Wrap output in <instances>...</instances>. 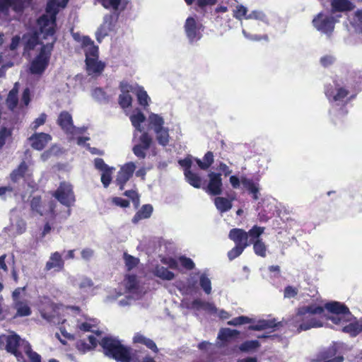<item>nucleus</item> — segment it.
Returning <instances> with one entry per match:
<instances>
[{"label": "nucleus", "mask_w": 362, "mask_h": 362, "mask_svg": "<svg viewBox=\"0 0 362 362\" xmlns=\"http://www.w3.org/2000/svg\"><path fill=\"white\" fill-rule=\"evenodd\" d=\"M352 314L349 308L343 303L333 301L326 303L325 307L317 304L300 307L296 314L288 320V325L300 332L313 327H322L328 320L335 325H340L350 320Z\"/></svg>", "instance_id": "obj_1"}, {"label": "nucleus", "mask_w": 362, "mask_h": 362, "mask_svg": "<svg viewBox=\"0 0 362 362\" xmlns=\"http://www.w3.org/2000/svg\"><path fill=\"white\" fill-rule=\"evenodd\" d=\"M264 227L254 226L248 232L240 228H233L229 233V238L235 243L233 249H245L253 245V249H265L261 236L264 232Z\"/></svg>", "instance_id": "obj_2"}, {"label": "nucleus", "mask_w": 362, "mask_h": 362, "mask_svg": "<svg viewBox=\"0 0 362 362\" xmlns=\"http://www.w3.org/2000/svg\"><path fill=\"white\" fill-rule=\"evenodd\" d=\"M192 162H194L200 170H206L214 163V153L213 151H206L202 160L197 158L192 159L185 158L178 161V164L183 168L186 181L193 187L199 189L202 187V179L197 173L192 171Z\"/></svg>", "instance_id": "obj_3"}, {"label": "nucleus", "mask_w": 362, "mask_h": 362, "mask_svg": "<svg viewBox=\"0 0 362 362\" xmlns=\"http://www.w3.org/2000/svg\"><path fill=\"white\" fill-rule=\"evenodd\" d=\"M105 354L118 362H131V349L124 346L119 340L112 336L105 337L100 341Z\"/></svg>", "instance_id": "obj_4"}, {"label": "nucleus", "mask_w": 362, "mask_h": 362, "mask_svg": "<svg viewBox=\"0 0 362 362\" xmlns=\"http://www.w3.org/2000/svg\"><path fill=\"white\" fill-rule=\"evenodd\" d=\"M27 341L23 339L16 333L11 332L7 334L0 335V349L6 350L8 353L13 354L19 362H25L23 356L22 343Z\"/></svg>", "instance_id": "obj_5"}, {"label": "nucleus", "mask_w": 362, "mask_h": 362, "mask_svg": "<svg viewBox=\"0 0 362 362\" xmlns=\"http://www.w3.org/2000/svg\"><path fill=\"white\" fill-rule=\"evenodd\" d=\"M56 38H54L50 43L43 45L39 54L35 57L30 64V71L33 74H42L46 68L49 66L50 57L52 56V50Z\"/></svg>", "instance_id": "obj_6"}, {"label": "nucleus", "mask_w": 362, "mask_h": 362, "mask_svg": "<svg viewBox=\"0 0 362 362\" xmlns=\"http://www.w3.org/2000/svg\"><path fill=\"white\" fill-rule=\"evenodd\" d=\"M123 284L125 288L124 298L118 301V305L120 306H127L131 304L132 300L140 298L143 294V291L138 284L136 275H127L124 279Z\"/></svg>", "instance_id": "obj_7"}, {"label": "nucleus", "mask_w": 362, "mask_h": 362, "mask_svg": "<svg viewBox=\"0 0 362 362\" xmlns=\"http://www.w3.org/2000/svg\"><path fill=\"white\" fill-rule=\"evenodd\" d=\"M52 196L60 204L68 207L73 206L76 202L72 185L64 181L59 183L58 187L52 193Z\"/></svg>", "instance_id": "obj_8"}, {"label": "nucleus", "mask_w": 362, "mask_h": 362, "mask_svg": "<svg viewBox=\"0 0 362 362\" xmlns=\"http://www.w3.org/2000/svg\"><path fill=\"white\" fill-rule=\"evenodd\" d=\"M204 25L195 17L188 16L184 23V31L189 42L193 43L202 37Z\"/></svg>", "instance_id": "obj_9"}, {"label": "nucleus", "mask_w": 362, "mask_h": 362, "mask_svg": "<svg viewBox=\"0 0 362 362\" xmlns=\"http://www.w3.org/2000/svg\"><path fill=\"white\" fill-rule=\"evenodd\" d=\"M25 290V287L18 288L12 293L13 306L16 310V317H26L32 313L30 301L21 297V293L24 292Z\"/></svg>", "instance_id": "obj_10"}, {"label": "nucleus", "mask_w": 362, "mask_h": 362, "mask_svg": "<svg viewBox=\"0 0 362 362\" xmlns=\"http://www.w3.org/2000/svg\"><path fill=\"white\" fill-rule=\"evenodd\" d=\"M335 22L334 16L322 13H317L312 21L313 25L317 30L328 35L334 31Z\"/></svg>", "instance_id": "obj_11"}, {"label": "nucleus", "mask_w": 362, "mask_h": 362, "mask_svg": "<svg viewBox=\"0 0 362 362\" xmlns=\"http://www.w3.org/2000/svg\"><path fill=\"white\" fill-rule=\"evenodd\" d=\"M325 94L330 103H342L349 95V90L334 81V85L328 84L325 86Z\"/></svg>", "instance_id": "obj_12"}, {"label": "nucleus", "mask_w": 362, "mask_h": 362, "mask_svg": "<svg viewBox=\"0 0 362 362\" xmlns=\"http://www.w3.org/2000/svg\"><path fill=\"white\" fill-rule=\"evenodd\" d=\"M31 3L32 0H0V13L8 14L10 9L16 13H22Z\"/></svg>", "instance_id": "obj_13"}, {"label": "nucleus", "mask_w": 362, "mask_h": 362, "mask_svg": "<svg viewBox=\"0 0 362 362\" xmlns=\"http://www.w3.org/2000/svg\"><path fill=\"white\" fill-rule=\"evenodd\" d=\"M209 182L203 189L209 194L218 196L223 192L222 174L220 173L210 172L208 173Z\"/></svg>", "instance_id": "obj_14"}, {"label": "nucleus", "mask_w": 362, "mask_h": 362, "mask_svg": "<svg viewBox=\"0 0 362 362\" xmlns=\"http://www.w3.org/2000/svg\"><path fill=\"white\" fill-rule=\"evenodd\" d=\"M135 170L136 165L132 162L127 163L119 168L115 180L119 190L124 189V185L133 176Z\"/></svg>", "instance_id": "obj_15"}, {"label": "nucleus", "mask_w": 362, "mask_h": 362, "mask_svg": "<svg viewBox=\"0 0 362 362\" xmlns=\"http://www.w3.org/2000/svg\"><path fill=\"white\" fill-rule=\"evenodd\" d=\"M37 25H40V32L43 34L45 39L48 37L55 38L54 37L56 26L55 16H48L47 14H43L37 19Z\"/></svg>", "instance_id": "obj_16"}, {"label": "nucleus", "mask_w": 362, "mask_h": 362, "mask_svg": "<svg viewBox=\"0 0 362 362\" xmlns=\"http://www.w3.org/2000/svg\"><path fill=\"white\" fill-rule=\"evenodd\" d=\"M30 207L33 212L44 216L48 211L54 214V204L52 201L43 203L40 196H35L30 201Z\"/></svg>", "instance_id": "obj_17"}, {"label": "nucleus", "mask_w": 362, "mask_h": 362, "mask_svg": "<svg viewBox=\"0 0 362 362\" xmlns=\"http://www.w3.org/2000/svg\"><path fill=\"white\" fill-rule=\"evenodd\" d=\"M240 182L243 188L247 192L248 194H251L252 198L254 200H257L259 198L260 187L259 184V180H254L252 178H248L245 175L240 177Z\"/></svg>", "instance_id": "obj_18"}, {"label": "nucleus", "mask_w": 362, "mask_h": 362, "mask_svg": "<svg viewBox=\"0 0 362 362\" xmlns=\"http://www.w3.org/2000/svg\"><path fill=\"white\" fill-rule=\"evenodd\" d=\"M337 346L332 345L327 349L320 352L317 355V362H343L344 357L341 356H337Z\"/></svg>", "instance_id": "obj_19"}, {"label": "nucleus", "mask_w": 362, "mask_h": 362, "mask_svg": "<svg viewBox=\"0 0 362 362\" xmlns=\"http://www.w3.org/2000/svg\"><path fill=\"white\" fill-rule=\"evenodd\" d=\"M29 140L33 148L41 151L52 140V136L45 132L35 133L29 137Z\"/></svg>", "instance_id": "obj_20"}, {"label": "nucleus", "mask_w": 362, "mask_h": 362, "mask_svg": "<svg viewBox=\"0 0 362 362\" xmlns=\"http://www.w3.org/2000/svg\"><path fill=\"white\" fill-rule=\"evenodd\" d=\"M161 262L167 265L169 267L175 269L177 267V263L179 262L184 268L187 269H192L194 267V263L193 261L188 257L185 256L179 257L178 259H175L173 257H163L161 259Z\"/></svg>", "instance_id": "obj_21"}, {"label": "nucleus", "mask_w": 362, "mask_h": 362, "mask_svg": "<svg viewBox=\"0 0 362 362\" xmlns=\"http://www.w3.org/2000/svg\"><path fill=\"white\" fill-rule=\"evenodd\" d=\"M82 48L84 49L86 59L99 57V47L88 36L83 37Z\"/></svg>", "instance_id": "obj_22"}, {"label": "nucleus", "mask_w": 362, "mask_h": 362, "mask_svg": "<svg viewBox=\"0 0 362 362\" xmlns=\"http://www.w3.org/2000/svg\"><path fill=\"white\" fill-rule=\"evenodd\" d=\"M57 124L66 133L71 132L74 128L72 117L66 111H62L59 113L57 119Z\"/></svg>", "instance_id": "obj_23"}, {"label": "nucleus", "mask_w": 362, "mask_h": 362, "mask_svg": "<svg viewBox=\"0 0 362 362\" xmlns=\"http://www.w3.org/2000/svg\"><path fill=\"white\" fill-rule=\"evenodd\" d=\"M86 70L89 74H100L105 68V64L98 58L86 59Z\"/></svg>", "instance_id": "obj_24"}, {"label": "nucleus", "mask_w": 362, "mask_h": 362, "mask_svg": "<svg viewBox=\"0 0 362 362\" xmlns=\"http://www.w3.org/2000/svg\"><path fill=\"white\" fill-rule=\"evenodd\" d=\"M153 211V207L151 204H144L140 209H139L132 219L133 223L136 224L140 220L144 218H149Z\"/></svg>", "instance_id": "obj_25"}, {"label": "nucleus", "mask_w": 362, "mask_h": 362, "mask_svg": "<svg viewBox=\"0 0 362 362\" xmlns=\"http://www.w3.org/2000/svg\"><path fill=\"white\" fill-rule=\"evenodd\" d=\"M18 83L16 82L13 87L9 90L6 99V105L8 110L13 111L18 104Z\"/></svg>", "instance_id": "obj_26"}, {"label": "nucleus", "mask_w": 362, "mask_h": 362, "mask_svg": "<svg viewBox=\"0 0 362 362\" xmlns=\"http://www.w3.org/2000/svg\"><path fill=\"white\" fill-rule=\"evenodd\" d=\"M191 308L195 310H204L209 313H215L218 311V308L209 302L204 301L201 299H195L192 302Z\"/></svg>", "instance_id": "obj_27"}, {"label": "nucleus", "mask_w": 362, "mask_h": 362, "mask_svg": "<svg viewBox=\"0 0 362 362\" xmlns=\"http://www.w3.org/2000/svg\"><path fill=\"white\" fill-rule=\"evenodd\" d=\"M352 317H354L352 315ZM353 317L349 321H345L342 324L339 325L343 326L342 330L344 332L349 334L352 337H355L362 332V319L358 321H356L354 322H350L347 325H344L347 322H351Z\"/></svg>", "instance_id": "obj_28"}, {"label": "nucleus", "mask_w": 362, "mask_h": 362, "mask_svg": "<svg viewBox=\"0 0 362 362\" xmlns=\"http://www.w3.org/2000/svg\"><path fill=\"white\" fill-rule=\"evenodd\" d=\"M234 199V197L226 198L223 197H219L218 195L214 199V204L220 212H226L229 211L233 207V201Z\"/></svg>", "instance_id": "obj_29"}, {"label": "nucleus", "mask_w": 362, "mask_h": 362, "mask_svg": "<svg viewBox=\"0 0 362 362\" xmlns=\"http://www.w3.org/2000/svg\"><path fill=\"white\" fill-rule=\"evenodd\" d=\"M64 265L62 255L58 252H55L52 254L49 260L47 262L45 268L48 270L53 269L54 271H59L62 269Z\"/></svg>", "instance_id": "obj_30"}, {"label": "nucleus", "mask_w": 362, "mask_h": 362, "mask_svg": "<svg viewBox=\"0 0 362 362\" xmlns=\"http://www.w3.org/2000/svg\"><path fill=\"white\" fill-rule=\"evenodd\" d=\"M133 341L135 343H139L140 344H144L146 347H148L153 352L157 354L158 352V348L153 340L150 338L145 337L144 335L136 333L133 338Z\"/></svg>", "instance_id": "obj_31"}, {"label": "nucleus", "mask_w": 362, "mask_h": 362, "mask_svg": "<svg viewBox=\"0 0 362 362\" xmlns=\"http://www.w3.org/2000/svg\"><path fill=\"white\" fill-rule=\"evenodd\" d=\"M88 344H87V342L85 341L84 340H78L76 342V348L82 354H85L92 350V349H95L98 344L97 339L95 338V336L92 334L88 336Z\"/></svg>", "instance_id": "obj_32"}, {"label": "nucleus", "mask_w": 362, "mask_h": 362, "mask_svg": "<svg viewBox=\"0 0 362 362\" xmlns=\"http://www.w3.org/2000/svg\"><path fill=\"white\" fill-rule=\"evenodd\" d=\"M332 11H348L354 8V5L349 0H331Z\"/></svg>", "instance_id": "obj_33"}, {"label": "nucleus", "mask_w": 362, "mask_h": 362, "mask_svg": "<svg viewBox=\"0 0 362 362\" xmlns=\"http://www.w3.org/2000/svg\"><path fill=\"white\" fill-rule=\"evenodd\" d=\"M197 275L199 276V284L201 288L206 295L211 294L212 291L211 281L206 272H198Z\"/></svg>", "instance_id": "obj_34"}, {"label": "nucleus", "mask_w": 362, "mask_h": 362, "mask_svg": "<svg viewBox=\"0 0 362 362\" xmlns=\"http://www.w3.org/2000/svg\"><path fill=\"white\" fill-rule=\"evenodd\" d=\"M153 274L163 281H172L175 278V274L173 272L161 265L156 266L153 270Z\"/></svg>", "instance_id": "obj_35"}, {"label": "nucleus", "mask_w": 362, "mask_h": 362, "mask_svg": "<svg viewBox=\"0 0 362 362\" xmlns=\"http://www.w3.org/2000/svg\"><path fill=\"white\" fill-rule=\"evenodd\" d=\"M77 327L80 330L84 332H95L97 335L100 334V332H99L96 328V320L88 319L83 322H80L79 320H77Z\"/></svg>", "instance_id": "obj_36"}, {"label": "nucleus", "mask_w": 362, "mask_h": 362, "mask_svg": "<svg viewBox=\"0 0 362 362\" xmlns=\"http://www.w3.org/2000/svg\"><path fill=\"white\" fill-rule=\"evenodd\" d=\"M22 351L29 358L30 362H41V356L32 349V346L28 341H23Z\"/></svg>", "instance_id": "obj_37"}, {"label": "nucleus", "mask_w": 362, "mask_h": 362, "mask_svg": "<svg viewBox=\"0 0 362 362\" xmlns=\"http://www.w3.org/2000/svg\"><path fill=\"white\" fill-rule=\"evenodd\" d=\"M74 284L77 285L80 290L83 292H88L93 286V283L91 279L83 276L76 278Z\"/></svg>", "instance_id": "obj_38"}, {"label": "nucleus", "mask_w": 362, "mask_h": 362, "mask_svg": "<svg viewBox=\"0 0 362 362\" xmlns=\"http://www.w3.org/2000/svg\"><path fill=\"white\" fill-rule=\"evenodd\" d=\"M136 95L139 105L146 107L148 106L150 98L148 97L146 90L142 86H138Z\"/></svg>", "instance_id": "obj_39"}, {"label": "nucleus", "mask_w": 362, "mask_h": 362, "mask_svg": "<svg viewBox=\"0 0 362 362\" xmlns=\"http://www.w3.org/2000/svg\"><path fill=\"white\" fill-rule=\"evenodd\" d=\"M247 8L243 5H238L236 9L233 11V16L236 19L241 20L243 18H250L252 17L257 18V12L252 11L248 16H247Z\"/></svg>", "instance_id": "obj_40"}, {"label": "nucleus", "mask_w": 362, "mask_h": 362, "mask_svg": "<svg viewBox=\"0 0 362 362\" xmlns=\"http://www.w3.org/2000/svg\"><path fill=\"white\" fill-rule=\"evenodd\" d=\"M28 171V165L25 162L23 161L18 167L13 170L11 173V179L13 182H17L20 178L25 176V174Z\"/></svg>", "instance_id": "obj_41"}, {"label": "nucleus", "mask_w": 362, "mask_h": 362, "mask_svg": "<svg viewBox=\"0 0 362 362\" xmlns=\"http://www.w3.org/2000/svg\"><path fill=\"white\" fill-rule=\"evenodd\" d=\"M240 334V332L237 329H233L230 328H222L220 329L218 338L222 341H228L230 338L235 337Z\"/></svg>", "instance_id": "obj_42"}, {"label": "nucleus", "mask_w": 362, "mask_h": 362, "mask_svg": "<svg viewBox=\"0 0 362 362\" xmlns=\"http://www.w3.org/2000/svg\"><path fill=\"white\" fill-rule=\"evenodd\" d=\"M145 115L141 112L134 114L130 117L132 124L135 127L136 130L139 132H142L143 129L141 124L145 121Z\"/></svg>", "instance_id": "obj_43"}, {"label": "nucleus", "mask_w": 362, "mask_h": 362, "mask_svg": "<svg viewBox=\"0 0 362 362\" xmlns=\"http://www.w3.org/2000/svg\"><path fill=\"white\" fill-rule=\"evenodd\" d=\"M276 326L274 322L272 320H261L257 321L255 325H252L248 327L250 330H262L268 328H272Z\"/></svg>", "instance_id": "obj_44"}, {"label": "nucleus", "mask_w": 362, "mask_h": 362, "mask_svg": "<svg viewBox=\"0 0 362 362\" xmlns=\"http://www.w3.org/2000/svg\"><path fill=\"white\" fill-rule=\"evenodd\" d=\"M260 344L257 340H247L239 345V350L242 352L247 353L255 351V349L259 347Z\"/></svg>", "instance_id": "obj_45"}, {"label": "nucleus", "mask_w": 362, "mask_h": 362, "mask_svg": "<svg viewBox=\"0 0 362 362\" xmlns=\"http://www.w3.org/2000/svg\"><path fill=\"white\" fill-rule=\"evenodd\" d=\"M155 132L156 133V137L158 142L163 145L166 146L169 142V133L168 130L164 129V127L160 128V129H156Z\"/></svg>", "instance_id": "obj_46"}, {"label": "nucleus", "mask_w": 362, "mask_h": 362, "mask_svg": "<svg viewBox=\"0 0 362 362\" xmlns=\"http://www.w3.org/2000/svg\"><path fill=\"white\" fill-rule=\"evenodd\" d=\"M150 124L154 127V131L156 129H160V128L163 127L164 119L162 117L156 114H151L149 116Z\"/></svg>", "instance_id": "obj_47"}, {"label": "nucleus", "mask_w": 362, "mask_h": 362, "mask_svg": "<svg viewBox=\"0 0 362 362\" xmlns=\"http://www.w3.org/2000/svg\"><path fill=\"white\" fill-rule=\"evenodd\" d=\"M254 320L252 318H250L247 316H239L236 317L231 320L228 322V325H232V326H238V325H242L245 324L252 323Z\"/></svg>", "instance_id": "obj_48"}, {"label": "nucleus", "mask_w": 362, "mask_h": 362, "mask_svg": "<svg viewBox=\"0 0 362 362\" xmlns=\"http://www.w3.org/2000/svg\"><path fill=\"white\" fill-rule=\"evenodd\" d=\"M132 98L129 94H119L118 97V104L122 109H126L132 106Z\"/></svg>", "instance_id": "obj_49"}, {"label": "nucleus", "mask_w": 362, "mask_h": 362, "mask_svg": "<svg viewBox=\"0 0 362 362\" xmlns=\"http://www.w3.org/2000/svg\"><path fill=\"white\" fill-rule=\"evenodd\" d=\"M114 168H110L108 170L102 172L101 175V182L104 186V187L107 188L111 184L112 181V170Z\"/></svg>", "instance_id": "obj_50"}, {"label": "nucleus", "mask_w": 362, "mask_h": 362, "mask_svg": "<svg viewBox=\"0 0 362 362\" xmlns=\"http://www.w3.org/2000/svg\"><path fill=\"white\" fill-rule=\"evenodd\" d=\"M123 195L129 197L136 208L139 206L140 204V196L136 191L133 189L126 190L124 192Z\"/></svg>", "instance_id": "obj_51"}, {"label": "nucleus", "mask_w": 362, "mask_h": 362, "mask_svg": "<svg viewBox=\"0 0 362 362\" xmlns=\"http://www.w3.org/2000/svg\"><path fill=\"white\" fill-rule=\"evenodd\" d=\"M124 259L127 269L130 270L137 265L139 263V259L132 255L124 253Z\"/></svg>", "instance_id": "obj_52"}, {"label": "nucleus", "mask_w": 362, "mask_h": 362, "mask_svg": "<svg viewBox=\"0 0 362 362\" xmlns=\"http://www.w3.org/2000/svg\"><path fill=\"white\" fill-rule=\"evenodd\" d=\"M353 25L362 33V9L357 10L353 18Z\"/></svg>", "instance_id": "obj_53"}, {"label": "nucleus", "mask_w": 362, "mask_h": 362, "mask_svg": "<svg viewBox=\"0 0 362 362\" xmlns=\"http://www.w3.org/2000/svg\"><path fill=\"white\" fill-rule=\"evenodd\" d=\"M152 144V138L147 132H143L139 137V144L148 149Z\"/></svg>", "instance_id": "obj_54"}, {"label": "nucleus", "mask_w": 362, "mask_h": 362, "mask_svg": "<svg viewBox=\"0 0 362 362\" xmlns=\"http://www.w3.org/2000/svg\"><path fill=\"white\" fill-rule=\"evenodd\" d=\"M146 150L147 148H144V146L139 145V144H135L132 148V151L135 156H136L139 159H144L146 156Z\"/></svg>", "instance_id": "obj_55"}, {"label": "nucleus", "mask_w": 362, "mask_h": 362, "mask_svg": "<svg viewBox=\"0 0 362 362\" xmlns=\"http://www.w3.org/2000/svg\"><path fill=\"white\" fill-rule=\"evenodd\" d=\"M39 38L37 34H33L29 36L25 42V48L28 49H33L37 45Z\"/></svg>", "instance_id": "obj_56"}, {"label": "nucleus", "mask_w": 362, "mask_h": 362, "mask_svg": "<svg viewBox=\"0 0 362 362\" xmlns=\"http://www.w3.org/2000/svg\"><path fill=\"white\" fill-rule=\"evenodd\" d=\"M119 89L122 94H129L133 91V86L127 81H122L119 83Z\"/></svg>", "instance_id": "obj_57"}, {"label": "nucleus", "mask_w": 362, "mask_h": 362, "mask_svg": "<svg viewBox=\"0 0 362 362\" xmlns=\"http://www.w3.org/2000/svg\"><path fill=\"white\" fill-rule=\"evenodd\" d=\"M12 134V131L6 127H1L0 129V144L4 145L7 138L10 137Z\"/></svg>", "instance_id": "obj_58"}, {"label": "nucleus", "mask_w": 362, "mask_h": 362, "mask_svg": "<svg viewBox=\"0 0 362 362\" xmlns=\"http://www.w3.org/2000/svg\"><path fill=\"white\" fill-rule=\"evenodd\" d=\"M94 165L96 169H98L102 172L111 168L105 163V161L103 158H99L95 159Z\"/></svg>", "instance_id": "obj_59"}, {"label": "nucleus", "mask_w": 362, "mask_h": 362, "mask_svg": "<svg viewBox=\"0 0 362 362\" xmlns=\"http://www.w3.org/2000/svg\"><path fill=\"white\" fill-rule=\"evenodd\" d=\"M41 315L43 318L46 319L48 322H51L52 323H59V320H55L54 314L56 313V310H52L51 313L45 312V310H42Z\"/></svg>", "instance_id": "obj_60"}, {"label": "nucleus", "mask_w": 362, "mask_h": 362, "mask_svg": "<svg viewBox=\"0 0 362 362\" xmlns=\"http://www.w3.org/2000/svg\"><path fill=\"white\" fill-rule=\"evenodd\" d=\"M112 202L115 205L119 206L122 208H126L129 206V202L127 199H122L119 197H115L112 199Z\"/></svg>", "instance_id": "obj_61"}, {"label": "nucleus", "mask_w": 362, "mask_h": 362, "mask_svg": "<svg viewBox=\"0 0 362 362\" xmlns=\"http://www.w3.org/2000/svg\"><path fill=\"white\" fill-rule=\"evenodd\" d=\"M298 293V290L293 286H287L284 290V297L286 298H292Z\"/></svg>", "instance_id": "obj_62"}, {"label": "nucleus", "mask_w": 362, "mask_h": 362, "mask_svg": "<svg viewBox=\"0 0 362 362\" xmlns=\"http://www.w3.org/2000/svg\"><path fill=\"white\" fill-rule=\"evenodd\" d=\"M46 122V114L42 113L40 115L39 117L35 119V121L32 124V128L33 129H37L41 125H43Z\"/></svg>", "instance_id": "obj_63"}, {"label": "nucleus", "mask_w": 362, "mask_h": 362, "mask_svg": "<svg viewBox=\"0 0 362 362\" xmlns=\"http://www.w3.org/2000/svg\"><path fill=\"white\" fill-rule=\"evenodd\" d=\"M120 2L121 0H103L102 4L106 8L112 7L113 9H117Z\"/></svg>", "instance_id": "obj_64"}]
</instances>
